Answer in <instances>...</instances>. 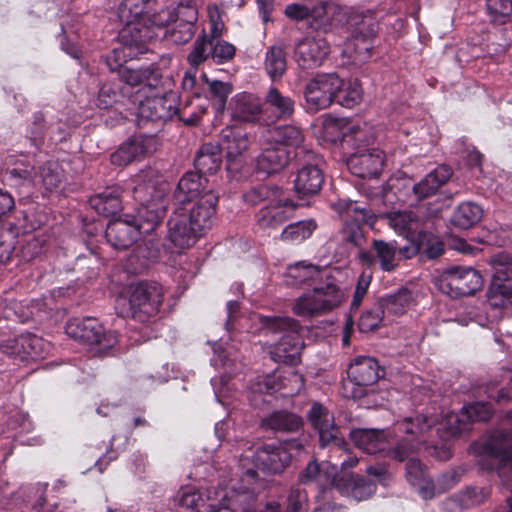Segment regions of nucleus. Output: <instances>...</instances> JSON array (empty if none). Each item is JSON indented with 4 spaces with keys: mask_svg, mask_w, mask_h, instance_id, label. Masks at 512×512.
<instances>
[{
    "mask_svg": "<svg viewBox=\"0 0 512 512\" xmlns=\"http://www.w3.org/2000/svg\"><path fill=\"white\" fill-rule=\"evenodd\" d=\"M336 209L343 216L345 222L342 230L343 240L353 246H361L364 241L361 223L373 227L376 216L370 210L350 200L339 201Z\"/></svg>",
    "mask_w": 512,
    "mask_h": 512,
    "instance_id": "nucleus-8",
    "label": "nucleus"
},
{
    "mask_svg": "<svg viewBox=\"0 0 512 512\" xmlns=\"http://www.w3.org/2000/svg\"><path fill=\"white\" fill-rule=\"evenodd\" d=\"M452 176V169L447 165H440L430 172L422 181L414 185L413 192L419 200L434 195Z\"/></svg>",
    "mask_w": 512,
    "mask_h": 512,
    "instance_id": "nucleus-32",
    "label": "nucleus"
},
{
    "mask_svg": "<svg viewBox=\"0 0 512 512\" xmlns=\"http://www.w3.org/2000/svg\"><path fill=\"white\" fill-rule=\"evenodd\" d=\"M420 441L419 440H407L402 439L398 441L393 447L386 449L385 456L394 459L399 462H409V458H415Z\"/></svg>",
    "mask_w": 512,
    "mask_h": 512,
    "instance_id": "nucleus-51",
    "label": "nucleus"
},
{
    "mask_svg": "<svg viewBox=\"0 0 512 512\" xmlns=\"http://www.w3.org/2000/svg\"><path fill=\"white\" fill-rule=\"evenodd\" d=\"M283 191L275 186L268 185H260L257 187L251 188L248 192L245 193L244 199L251 205H257L261 201H283L282 200Z\"/></svg>",
    "mask_w": 512,
    "mask_h": 512,
    "instance_id": "nucleus-50",
    "label": "nucleus"
},
{
    "mask_svg": "<svg viewBox=\"0 0 512 512\" xmlns=\"http://www.w3.org/2000/svg\"><path fill=\"white\" fill-rule=\"evenodd\" d=\"M308 420L311 425L318 431L322 446L334 443L340 448L345 444L344 440L339 436L340 432L335 425L333 414L322 404L314 403L308 412Z\"/></svg>",
    "mask_w": 512,
    "mask_h": 512,
    "instance_id": "nucleus-16",
    "label": "nucleus"
},
{
    "mask_svg": "<svg viewBox=\"0 0 512 512\" xmlns=\"http://www.w3.org/2000/svg\"><path fill=\"white\" fill-rule=\"evenodd\" d=\"M351 438L359 449L369 454L385 452L388 446L384 430L356 429L351 432Z\"/></svg>",
    "mask_w": 512,
    "mask_h": 512,
    "instance_id": "nucleus-30",
    "label": "nucleus"
},
{
    "mask_svg": "<svg viewBox=\"0 0 512 512\" xmlns=\"http://www.w3.org/2000/svg\"><path fill=\"white\" fill-rule=\"evenodd\" d=\"M207 191H212L208 187V180L198 172H188L179 181L175 190V199L178 204L188 201H194L202 197Z\"/></svg>",
    "mask_w": 512,
    "mask_h": 512,
    "instance_id": "nucleus-27",
    "label": "nucleus"
},
{
    "mask_svg": "<svg viewBox=\"0 0 512 512\" xmlns=\"http://www.w3.org/2000/svg\"><path fill=\"white\" fill-rule=\"evenodd\" d=\"M261 153L257 157V167L266 173H276L287 166L291 159V151L277 145L268 143V137L263 135L261 139Z\"/></svg>",
    "mask_w": 512,
    "mask_h": 512,
    "instance_id": "nucleus-23",
    "label": "nucleus"
},
{
    "mask_svg": "<svg viewBox=\"0 0 512 512\" xmlns=\"http://www.w3.org/2000/svg\"><path fill=\"white\" fill-rule=\"evenodd\" d=\"M46 342L36 335H22L21 348L23 359L42 358L45 354Z\"/></svg>",
    "mask_w": 512,
    "mask_h": 512,
    "instance_id": "nucleus-54",
    "label": "nucleus"
},
{
    "mask_svg": "<svg viewBox=\"0 0 512 512\" xmlns=\"http://www.w3.org/2000/svg\"><path fill=\"white\" fill-rule=\"evenodd\" d=\"M488 497V491L484 488H467L460 495L461 506L468 508L483 503Z\"/></svg>",
    "mask_w": 512,
    "mask_h": 512,
    "instance_id": "nucleus-62",
    "label": "nucleus"
},
{
    "mask_svg": "<svg viewBox=\"0 0 512 512\" xmlns=\"http://www.w3.org/2000/svg\"><path fill=\"white\" fill-rule=\"evenodd\" d=\"M360 259L369 266L378 263L380 268L386 272L395 270L400 261L396 245L381 239H374L371 244V252H361Z\"/></svg>",
    "mask_w": 512,
    "mask_h": 512,
    "instance_id": "nucleus-22",
    "label": "nucleus"
},
{
    "mask_svg": "<svg viewBox=\"0 0 512 512\" xmlns=\"http://www.w3.org/2000/svg\"><path fill=\"white\" fill-rule=\"evenodd\" d=\"M265 69L269 76L275 80L286 71V55L281 45L271 46L265 57Z\"/></svg>",
    "mask_w": 512,
    "mask_h": 512,
    "instance_id": "nucleus-46",
    "label": "nucleus"
},
{
    "mask_svg": "<svg viewBox=\"0 0 512 512\" xmlns=\"http://www.w3.org/2000/svg\"><path fill=\"white\" fill-rule=\"evenodd\" d=\"M282 200L284 201H271L269 205L263 207L258 212L257 223L261 229H278L285 221L293 216L297 205L289 200L284 192L282 193Z\"/></svg>",
    "mask_w": 512,
    "mask_h": 512,
    "instance_id": "nucleus-20",
    "label": "nucleus"
},
{
    "mask_svg": "<svg viewBox=\"0 0 512 512\" xmlns=\"http://www.w3.org/2000/svg\"><path fill=\"white\" fill-rule=\"evenodd\" d=\"M469 423L465 417H462L461 411L460 414H449L445 420L444 428L449 436L455 437L466 431Z\"/></svg>",
    "mask_w": 512,
    "mask_h": 512,
    "instance_id": "nucleus-64",
    "label": "nucleus"
},
{
    "mask_svg": "<svg viewBox=\"0 0 512 512\" xmlns=\"http://www.w3.org/2000/svg\"><path fill=\"white\" fill-rule=\"evenodd\" d=\"M121 194L120 187H111L91 197L90 204L97 213L112 216L121 209Z\"/></svg>",
    "mask_w": 512,
    "mask_h": 512,
    "instance_id": "nucleus-38",
    "label": "nucleus"
},
{
    "mask_svg": "<svg viewBox=\"0 0 512 512\" xmlns=\"http://www.w3.org/2000/svg\"><path fill=\"white\" fill-rule=\"evenodd\" d=\"M44 244L43 235L28 234L21 241L19 255L23 260L31 261L42 253Z\"/></svg>",
    "mask_w": 512,
    "mask_h": 512,
    "instance_id": "nucleus-52",
    "label": "nucleus"
},
{
    "mask_svg": "<svg viewBox=\"0 0 512 512\" xmlns=\"http://www.w3.org/2000/svg\"><path fill=\"white\" fill-rule=\"evenodd\" d=\"M350 23L354 26V32L345 43L344 53L354 61H366L372 55L377 23L371 15H355L350 19Z\"/></svg>",
    "mask_w": 512,
    "mask_h": 512,
    "instance_id": "nucleus-7",
    "label": "nucleus"
},
{
    "mask_svg": "<svg viewBox=\"0 0 512 512\" xmlns=\"http://www.w3.org/2000/svg\"><path fill=\"white\" fill-rule=\"evenodd\" d=\"M137 216H128L142 236L153 232L165 214V206L141 205Z\"/></svg>",
    "mask_w": 512,
    "mask_h": 512,
    "instance_id": "nucleus-37",
    "label": "nucleus"
},
{
    "mask_svg": "<svg viewBox=\"0 0 512 512\" xmlns=\"http://www.w3.org/2000/svg\"><path fill=\"white\" fill-rule=\"evenodd\" d=\"M195 167L199 174H213L221 165V152L216 144L208 143L201 146L195 157Z\"/></svg>",
    "mask_w": 512,
    "mask_h": 512,
    "instance_id": "nucleus-40",
    "label": "nucleus"
},
{
    "mask_svg": "<svg viewBox=\"0 0 512 512\" xmlns=\"http://www.w3.org/2000/svg\"><path fill=\"white\" fill-rule=\"evenodd\" d=\"M280 391L283 396H294L304 387V378L298 372L290 369L279 375Z\"/></svg>",
    "mask_w": 512,
    "mask_h": 512,
    "instance_id": "nucleus-53",
    "label": "nucleus"
},
{
    "mask_svg": "<svg viewBox=\"0 0 512 512\" xmlns=\"http://www.w3.org/2000/svg\"><path fill=\"white\" fill-rule=\"evenodd\" d=\"M264 330L272 334H282L271 354L276 361L295 364L300 359L303 342L300 337L301 326L291 317H260Z\"/></svg>",
    "mask_w": 512,
    "mask_h": 512,
    "instance_id": "nucleus-2",
    "label": "nucleus"
},
{
    "mask_svg": "<svg viewBox=\"0 0 512 512\" xmlns=\"http://www.w3.org/2000/svg\"><path fill=\"white\" fill-rule=\"evenodd\" d=\"M161 303L162 297L156 286L139 283L130 286L128 296L117 299V308L123 317L144 322L158 311Z\"/></svg>",
    "mask_w": 512,
    "mask_h": 512,
    "instance_id": "nucleus-3",
    "label": "nucleus"
},
{
    "mask_svg": "<svg viewBox=\"0 0 512 512\" xmlns=\"http://www.w3.org/2000/svg\"><path fill=\"white\" fill-rule=\"evenodd\" d=\"M487 9L494 21H501L512 14V0H487Z\"/></svg>",
    "mask_w": 512,
    "mask_h": 512,
    "instance_id": "nucleus-63",
    "label": "nucleus"
},
{
    "mask_svg": "<svg viewBox=\"0 0 512 512\" xmlns=\"http://www.w3.org/2000/svg\"><path fill=\"white\" fill-rule=\"evenodd\" d=\"M324 182V176L317 165L307 164L298 170L294 188L300 196H311L317 194Z\"/></svg>",
    "mask_w": 512,
    "mask_h": 512,
    "instance_id": "nucleus-29",
    "label": "nucleus"
},
{
    "mask_svg": "<svg viewBox=\"0 0 512 512\" xmlns=\"http://www.w3.org/2000/svg\"><path fill=\"white\" fill-rule=\"evenodd\" d=\"M209 92L211 97L216 101L215 105L217 110H223L226 100L232 92V87L229 83L213 80L208 82Z\"/></svg>",
    "mask_w": 512,
    "mask_h": 512,
    "instance_id": "nucleus-61",
    "label": "nucleus"
},
{
    "mask_svg": "<svg viewBox=\"0 0 512 512\" xmlns=\"http://www.w3.org/2000/svg\"><path fill=\"white\" fill-rule=\"evenodd\" d=\"M265 103L278 118H288L294 112V101L275 87H270L267 91Z\"/></svg>",
    "mask_w": 512,
    "mask_h": 512,
    "instance_id": "nucleus-45",
    "label": "nucleus"
},
{
    "mask_svg": "<svg viewBox=\"0 0 512 512\" xmlns=\"http://www.w3.org/2000/svg\"><path fill=\"white\" fill-rule=\"evenodd\" d=\"M383 375L379 363L371 357H359L348 369V381L344 383V393L354 399L362 398L367 387L375 384Z\"/></svg>",
    "mask_w": 512,
    "mask_h": 512,
    "instance_id": "nucleus-6",
    "label": "nucleus"
},
{
    "mask_svg": "<svg viewBox=\"0 0 512 512\" xmlns=\"http://www.w3.org/2000/svg\"><path fill=\"white\" fill-rule=\"evenodd\" d=\"M155 150V140L153 137H132L111 155V162L117 166H127L134 161H140Z\"/></svg>",
    "mask_w": 512,
    "mask_h": 512,
    "instance_id": "nucleus-18",
    "label": "nucleus"
},
{
    "mask_svg": "<svg viewBox=\"0 0 512 512\" xmlns=\"http://www.w3.org/2000/svg\"><path fill=\"white\" fill-rule=\"evenodd\" d=\"M316 228V224L312 220L299 221L287 225L281 232L282 241L291 243H300L309 238Z\"/></svg>",
    "mask_w": 512,
    "mask_h": 512,
    "instance_id": "nucleus-47",
    "label": "nucleus"
},
{
    "mask_svg": "<svg viewBox=\"0 0 512 512\" xmlns=\"http://www.w3.org/2000/svg\"><path fill=\"white\" fill-rule=\"evenodd\" d=\"M389 225L399 234L415 231L418 228L419 220L411 211H397L385 216Z\"/></svg>",
    "mask_w": 512,
    "mask_h": 512,
    "instance_id": "nucleus-49",
    "label": "nucleus"
},
{
    "mask_svg": "<svg viewBox=\"0 0 512 512\" xmlns=\"http://www.w3.org/2000/svg\"><path fill=\"white\" fill-rule=\"evenodd\" d=\"M179 506L196 510L197 512H208L209 505L203 497L192 490L182 491L177 497Z\"/></svg>",
    "mask_w": 512,
    "mask_h": 512,
    "instance_id": "nucleus-59",
    "label": "nucleus"
},
{
    "mask_svg": "<svg viewBox=\"0 0 512 512\" xmlns=\"http://www.w3.org/2000/svg\"><path fill=\"white\" fill-rule=\"evenodd\" d=\"M343 80L336 73L317 74L305 88L308 108L313 111L325 109L336 100Z\"/></svg>",
    "mask_w": 512,
    "mask_h": 512,
    "instance_id": "nucleus-11",
    "label": "nucleus"
},
{
    "mask_svg": "<svg viewBox=\"0 0 512 512\" xmlns=\"http://www.w3.org/2000/svg\"><path fill=\"white\" fill-rule=\"evenodd\" d=\"M406 478L412 486L417 487L423 498L429 499L435 496V484L418 459L409 458L406 464Z\"/></svg>",
    "mask_w": 512,
    "mask_h": 512,
    "instance_id": "nucleus-31",
    "label": "nucleus"
},
{
    "mask_svg": "<svg viewBox=\"0 0 512 512\" xmlns=\"http://www.w3.org/2000/svg\"><path fill=\"white\" fill-rule=\"evenodd\" d=\"M493 414V410L490 404L484 402H477L468 406L463 407L462 417H465L467 421H487Z\"/></svg>",
    "mask_w": 512,
    "mask_h": 512,
    "instance_id": "nucleus-58",
    "label": "nucleus"
},
{
    "mask_svg": "<svg viewBox=\"0 0 512 512\" xmlns=\"http://www.w3.org/2000/svg\"><path fill=\"white\" fill-rule=\"evenodd\" d=\"M66 333L69 337L85 344L97 345L99 352L109 350L117 342L114 333H105L98 320L91 317L70 320L66 325Z\"/></svg>",
    "mask_w": 512,
    "mask_h": 512,
    "instance_id": "nucleus-10",
    "label": "nucleus"
},
{
    "mask_svg": "<svg viewBox=\"0 0 512 512\" xmlns=\"http://www.w3.org/2000/svg\"><path fill=\"white\" fill-rule=\"evenodd\" d=\"M148 2L149 0H123L120 4L118 16L121 22L125 23L127 27L121 32V39L124 45L113 50L116 65L112 66L110 62H108L111 69H115L126 57H132L133 48L143 53V24L138 22V20L144 13ZM108 61H110V57Z\"/></svg>",
    "mask_w": 512,
    "mask_h": 512,
    "instance_id": "nucleus-1",
    "label": "nucleus"
},
{
    "mask_svg": "<svg viewBox=\"0 0 512 512\" xmlns=\"http://www.w3.org/2000/svg\"><path fill=\"white\" fill-rule=\"evenodd\" d=\"M120 79L130 86L143 85L150 88H157L161 84L160 73L151 67L143 69L124 67L120 70Z\"/></svg>",
    "mask_w": 512,
    "mask_h": 512,
    "instance_id": "nucleus-36",
    "label": "nucleus"
},
{
    "mask_svg": "<svg viewBox=\"0 0 512 512\" xmlns=\"http://www.w3.org/2000/svg\"><path fill=\"white\" fill-rule=\"evenodd\" d=\"M348 169L360 178H375L384 166L383 152L378 149H365L354 153L347 161Z\"/></svg>",
    "mask_w": 512,
    "mask_h": 512,
    "instance_id": "nucleus-19",
    "label": "nucleus"
},
{
    "mask_svg": "<svg viewBox=\"0 0 512 512\" xmlns=\"http://www.w3.org/2000/svg\"><path fill=\"white\" fill-rule=\"evenodd\" d=\"M344 299V293L334 283L316 286L296 298L292 311L300 317L312 318L325 314L338 307Z\"/></svg>",
    "mask_w": 512,
    "mask_h": 512,
    "instance_id": "nucleus-4",
    "label": "nucleus"
},
{
    "mask_svg": "<svg viewBox=\"0 0 512 512\" xmlns=\"http://www.w3.org/2000/svg\"><path fill=\"white\" fill-rule=\"evenodd\" d=\"M336 467L329 463H322L319 465L317 462H310L307 467L300 474L301 483L316 482L319 486L323 487L328 484L334 485L336 476Z\"/></svg>",
    "mask_w": 512,
    "mask_h": 512,
    "instance_id": "nucleus-39",
    "label": "nucleus"
},
{
    "mask_svg": "<svg viewBox=\"0 0 512 512\" xmlns=\"http://www.w3.org/2000/svg\"><path fill=\"white\" fill-rule=\"evenodd\" d=\"M334 486L339 492L357 501L370 498L375 492V485L362 476L356 474H345L334 479Z\"/></svg>",
    "mask_w": 512,
    "mask_h": 512,
    "instance_id": "nucleus-28",
    "label": "nucleus"
},
{
    "mask_svg": "<svg viewBox=\"0 0 512 512\" xmlns=\"http://www.w3.org/2000/svg\"><path fill=\"white\" fill-rule=\"evenodd\" d=\"M265 136L268 137V143H277V145L288 150L290 148H299L304 142L302 131L293 125H284L271 128Z\"/></svg>",
    "mask_w": 512,
    "mask_h": 512,
    "instance_id": "nucleus-35",
    "label": "nucleus"
},
{
    "mask_svg": "<svg viewBox=\"0 0 512 512\" xmlns=\"http://www.w3.org/2000/svg\"><path fill=\"white\" fill-rule=\"evenodd\" d=\"M320 276L317 266L296 263L287 269L286 278L289 285H312Z\"/></svg>",
    "mask_w": 512,
    "mask_h": 512,
    "instance_id": "nucleus-43",
    "label": "nucleus"
},
{
    "mask_svg": "<svg viewBox=\"0 0 512 512\" xmlns=\"http://www.w3.org/2000/svg\"><path fill=\"white\" fill-rule=\"evenodd\" d=\"M412 304L413 297L411 292L407 289H400L395 294L389 295L381 300V313H387L394 316L402 315Z\"/></svg>",
    "mask_w": 512,
    "mask_h": 512,
    "instance_id": "nucleus-42",
    "label": "nucleus"
},
{
    "mask_svg": "<svg viewBox=\"0 0 512 512\" xmlns=\"http://www.w3.org/2000/svg\"><path fill=\"white\" fill-rule=\"evenodd\" d=\"M222 146L226 150L228 169H237L249 147L248 135L241 129L227 127L222 131Z\"/></svg>",
    "mask_w": 512,
    "mask_h": 512,
    "instance_id": "nucleus-25",
    "label": "nucleus"
},
{
    "mask_svg": "<svg viewBox=\"0 0 512 512\" xmlns=\"http://www.w3.org/2000/svg\"><path fill=\"white\" fill-rule=\"evenodd\" d=\"M198 19V9L196 5L187 1L180 3L175 9H164L158 13L156 23L158 25L170 24V21H178L184 24L195 26Z\"/></svg>",
    "mask_w": 512,
    "mask_h": 512,
    "instance_id": "nucleus-34",
    "label": "nucleus"
},
{
    "mask_svg": "<svg viewBox=\"0 0 512 512\" xmlns=\"http://www.w3.org/2000/svg\"><path fill=\"white\" fill-rule=\"evenodd\" d=\"M218 196L213 191H207L199 199L179 204L176 209L203 232L210 227L216 212Z\"/></svg>",
    "mask_w": 512,
    "mask_h": 512,
    "instance_id": "nucleus-14",
    "label": "nucleus"
},
{
    "mask_svg": "<svg viewBox=\"0 0 512 512\" xmlns=\"http://www.w3.org/2000/svg\"><path fill=\"white\" fill-rule=\"evenodd\" d=\"M490 262L496 274L488 289L487 301L494 308H505L512 304V278L505 276V269L512 268V254L500 252Z\"/></svg>",
    "mask_w": 512,
    "mask_h": 512,
    "instance_id": "nucleus-9",
    "label": "nucleus"
},
{
    "mask_svg": "<svg viewBox=\"0 0 512 512\" xmlns=\"http://www.w3.org/2000/svg\"><path fill=\"white\" fill-rule=\"evenodd\" d=\"M482 208L473 202L460 204L451 216V224L460 229H468L482 218Z\"/></svg>",
    "mask_w": 512,
    "mask_h": 512,
    "instance_id": "nucleus-41",
    "label": "nucleus"
},
{
    "mask_svg": "<svg viewBox=\"0 0 512 512\" xmlns=\"http://www.w3.org/2000/svg\"><path fill=\"white\" fill-rule=\"evenodd\" d=\"M481 453L494 459L500 468H509L512 471V432H492L482 441Z\"/></svg>",
    "mask_w": 512,
    "mask_h": 512,
    "instance_id": "nucleus-17",
    "label": "nucleus"
},
{
    "mask_svg": "<svg viewBox=\"0 0 512 512\" xmlns=\"http://www.w3.org/2000/svg\"><path fill=\"white\" fill-rule=\"evenodd\" d=\"M434 424V420L426 416H416L415 418H407L402 423V429L406 434L416 437L424 435Z\"/></svg>",
    "mask_w": 512,
    "mask_h": 512,
    "instance_id": "nucleus-57",
    "label": "nucleus"
},
{
    "mask_svg": "<svg viewBox=\"0 0 512 512\" xmlns=\"http://www.w3.org/2000/svg\"><path fill=\"white\" fill-rule=\"evenodd\" d=\"M363 97V90L358 79L343 81V86L337 92L336 100L345 107L352 108L359 104Z\"/></svg>",
    "mask_w": 512,
    "mask_h": 512,
    "instance_id": "nucleus-48",
    "label": "nucleus"
},
{
    "mask_svg": "<svg viewBox=\"0 0 512 512\" xmlns=\"http://www.w3.org/2000/svg\"><path fill=\"white\" fill-rule=\"evenodd\" d=\"M40 178L43 186L47 190L53 191L57 189L62 182V170L57 163L48 162L41 167Z\"/></svg>",
    "mask_w": 512,
    "mask_h": 512,
    "instance_id": "nucleus-56",
    "label": "nucleus"
},
{
    "mask_svg": "<svg viewBox=\"0 0 512 512\" xmlns=\"http://www.w3.org/2000/svg\"><path fill=\"white\" fill-rule=\"evenodd\" d=\"M176 112V97L174 94L148 97L139 103L137 124L143 126L148 122H165Z\"/></svg>",
    "mask_w": 512,
    "mask_h": 512,
    "instance_id": "nucleus-15",
    "label": "nucleus"
},
{
    "mask_svg": "<svg viewBox=\"0 0 512 512\" xmlns=\"http://www.w3.org/2000/svg\"><path fill=\"white\" fill-rule=\"evenodd\" d=\"M212 40L207 39V36L203 34L200 36L195 44L193 50L189 53L187 60L189 64L197 68L204 63L209 55H211Z\"/></svg>",
    "mask_w": 512,
    "mask_h": 512,
    "instance_id": "nucleus-55",
    "label": "nucleus"
},
{
    "mask_svg": "<svg viewBox=\"0 0 512 512\" xmlns=\"http://www.w3.org/2000/svg\"><path fill=\"white\" fill-rule=\"evenodd\" d=\"M177 210L169 220V239L175 247L186 249L193 246L203 233Z\"/></svg>",
    "mask_w": 512,
    "mask_h": 512,
    "instance_id": "nucleus-24",
    "label": "nucleus"
},
{
    "mask_svg": "<svg viewBox=\"0 0 512 512\" xmlns=\"http://www.w3.org/2000/svg\"><path fill=\"white\" fill-rule=\"evenodd\" d=\"M329 52L324 38L313 36L302 39L296 46L295 57L302 68H315L322 64Z\"/></svg>",
    "mask_w": 512,
    "mask_h": 512,
    "instance_id": "nucleus-21",
    "label": "nucleus"
},
{
    "mask_svg": "<svg viewBox=\"0 0 512 512\" xmlns=\"http://www.w3.org/2000/svg\"><path fill=\"white\" fill-rule=\"evenodd\" d=\"M172 23V21H170ZM174 26L167 32L169 40L175 44H184L190 41L195 33V26L173 21Z\"/></svg>",
    "mask_w": 512,
    "mask_h": 512,
    "instance_id": "nucleus-60",
    "label": "nucleus"
},
{
    "mask_svg": "<svg viewBox=\"0 0 512 512\" xmlns=\"http://www.w3.org/2000/svg\"><path fill=\"white\" fill-rule=\"evenodd\" d=\"M438 290L451 297L469 296L481 289L480 273L471 267L453 266L434 278Z\"/></svg>",
    "mask_w": 512,
    "mask_h": 512,
    "instance_id": "nucleus-5",
    "label": "nucleus"
},
{
    "mask_svg": "<svg viewBox=\"0 0 512 512\" xmlns=\"http://www.w3.org/2000/svg\"><path fill=\"white\" fill-rule=\"evenodd\" d=\"M263 427L274 431H295L301 426V419L295 414L278 411L262 419Z\"/></svg>",
    "mask_w": 512,
    "mask_h": 512,
    "instance_id": "nucleus-44",
    "label": "nucleus"
},
{
    "mask_svg": "<svg viewBox=\"0 0 512 512\" xmlns=\"http://www.w3.org/2000/svg\"><path fill=\"white\" fill-rule=\"evenodd\" d=\"M301 448L302 445L297 441L264 444L256 450L253 461L258 469L266 473H281L289 464L292 451Z\"/></svg>",
    "mask_w": 512,
    "mask_h": 512,
    "instance_id": "nucleus-12",
    "label": "nucleus"
},
{
    "mask_svg": "<svg viewBox=\"0 0 512 512\" xmlns=\"http://www.w3.org/2000/svg\"><path fill=\"white\" fill-rule=\"evenodd\" d=\"M262 114L261 100L249 93L237 95L233 109V118L242 122H255Z\"/></svg>",
    "mask_w": 512,
    "mask_h": 512,
    "instance_id": "nucleus-33",
    "label": "nucleus"
},
{
    "mask_svg": "<svg viewBox=\"0 0 512 512\" xmlns=\"http://www.w3.org/2000/svg\"><path fill=\"white\" fill-rule=\"evenodd\" d=\"M105 234L107 241L116 249H128L142 236L128 216L110 222Z\"/></svg>",
    "mask_w": 512,
    "mask_h": 512,
    "instance_id": "nucleus-26",
    "label": "nucleus"
},
{
    "mask_svg": "<svg viewBox=\"0 0 512 512\" xmlns=\"http://www.w3.org/2000/svg\"><path fill=\"white\" fill-rule=\"evenodd\" d=\"M133 195L141 205L165 206L168 184L160 178L158 172L148 168L134 177Z\"/></svg>",
    "mask_w": 512,
    "mask_h": 512,
    "instance_id": "nucleus-13",
    "label": "nucleus"
}]
</instances>
